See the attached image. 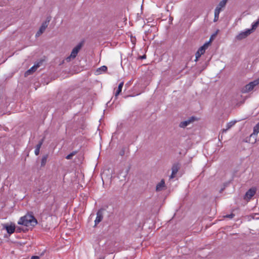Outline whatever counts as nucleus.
Returning a JSON list of instances; mask_svg holds the SVG:
<instances>
[{"instance_id": "obj_1", "label": "nucleus", "mask_w": 259, "mask_h": 259, "mask_svg": "<svg viewBox=\"0 0 259 259\" xmlns=\"http://www.w3.org/2000/svg\"><path fill=\"white\" fill-rule=\"evenodd\" d=\"M18 223L26 227H33L37 224V222L32 215L28 214L21 217Z\"/></svg>"}, {"instance_id": "obj_2", "label": "nucleus", "mask_w": 259, "mask_h": 259, "mask_svg": "<svg viewBox=\"0 0 259 259\" xmlns=\"http://www.w3.org/2000/svg\"><path fill=\"white\" fill-rule=\"evenodd\" d=\"M82 44L81 43L78 44L76 47H75L72 50V52L70 56H69L66 58V61L70 62L72 60L74 59L76 57L79 51L80 50Z\"/></svg>"}, {"instance_id": "obj_3", "label": "nucleus", "mask_w": 259, "mask_h": 259, "mask_svg": "<svg viewBox=\"0 0 259 259\" xmlns=\"http://www.w3.org/2000/svg\"><path fill=\"white\" fill-rule=\"evenodd\" d=\"M259 84V78L253 81L249 82L248 84H246L243 89L242 92L243 93H248L249 92L251 91L253 88Z\"/></svg>"}, {"instance_id": "obj_4", "label": "nucleus", "mask_w": 259, "mask_h": 259, "mask_svg": "<svg viewBox=\"0 0 259 259\" xmlns=\"http://www.w3.org/2000/svg\"><path fill=\"white\" fill-rule=\"evenodd\" d=\"M251 33V30L247 29L244 31H241L240 32L236 37V39L238 40H241L246 38L249 34Z\"/></svg>"}, {"instance_id": "obj_5", "label": "nucleus", "mask_w": 259, "mask_h": 259, "mask_svg": "<svg viewBox=\"0 0 259 259\" xmlns=\"http://www.w3.org/2000/svg\"><path fill=\"white\" fill-rule=\"evenodd\" d=\"M48 23L47 22H46V21L42 24V25H41L39 29L38 30V31L36 33L35 35H36V37L39 36L40 35H41L45 31V30H46V29L48 27Z\"/></svg>"}, {"instance_id": "obj_6", "label": "nucleus", "mask_w": 259, "mask_h": 259, "mask_svg": "<svg viewBox=\"0 0 259 259\" xmlns=\"http://www.w3.org/2000/svg\"><path fill=\"white\" fill-rule=\"evenodd\" d=\"M103 214L101 210H99L97 213V217L95 220V226L98 224L103 219Z\"/></svg>"}, {"instance_id": "obj_7", "label": "nucleus", "mask_w": 259, "mask_h": 259, "mask_svg": "<svg viewBox=\"0 0 259 259\" xmlns=\"http://www.w3.org/2000/svg\"><path fill=\"white\" fill-rule=\"evenodd\" d=\"M256 189L255 188H252L250 189L245 194V196L247 199H250L255 193Z\"/></svg>"}, {"instance_id": "obj_8", "label": "nucleus", "mask_w": 259, "mask_h": 259, "mask_svg": "<svg viewBox=\"0 0 259 259\" xmlns=\"http://www.w3.org/2000/svg\"><path fill=\"white\" fill-rule=\"evenodd\" d=\"M194 118L192 117L191 118L187 120L181 122L180 124V126L183 128L185 127L186 126L190 124V123H191L194 120Z\"/></svg>"}, {"instance_id": "obj_9", "label": "nucleus", "mask_w": 259, "mask_h": 259, "mask_svg": "<svg viewBox=\"0 0 259 259\" xmlns=\"http://www.w3.org/2000/svg\"><path fill=\"white\" fill-rule=\"evenodd\" d=\"M165 187V182L164 180H161V181L156 185V190L157 191H160L162 190Z\"/></svg>"}, {"instance_id": "obj_10", "label": "nucleus", "mask_w": 259, "mask_h": 259, "mask_svg": "<svg viewBox=\"0 0 259 259\" xmlns=\"http://www.w3.org/2000/svg\"><path fill=\"white\" fill-rule=\"evenodd\" d=\"M236 121H231L228 122L226 125V128H224L222 130V134L226 133L228 130H229L231 127H232L235 123Z\"/></svg>"}, {"instance_id": "obj_11", "label": "nucleus", "mask_w": 259, "mask_h": 259, "mask_svg": "<svg viewBox=\"0 0 259 259\" xmlns=\"http://www.w3.org/2000/svg\"><path fill=\"white\" fill-rule=\"evenodd\" d=\"M221 10L222 9L220 7H218V6L216 7L214 10V18L213 20L214 22H217L219 18V14Z\"/></svg>"}, {"instance_id": "obj_12", "label": "nucleus", "mask_w": 259, "mask_h": 259, "mask_svg": "<svg viewBox=\"0 0 259 259\" xmlns=\"http://www.w3.org/2000/svg\"><path fill=\"white\" fill-rule=\"evenodd\" d=\"M5 228L7 232L10 234L13 233L15 230V226L13 225L6 226Z\"/></svg>"}, {"instance_id": "obj_13", "label": "nucleus", "mask_w": 259, "mask_h": 259, "mask_svg": "<svg viewBox=\"0 0 259 259\" xmlns=\"http://www.w3.org/2000/svg\"><path fill=\"white\" fill-rule=\"evenodd\" d=\"M107 70V67L106 66H102L98 68L96 71V74L99 75L103 72H105Z\"/></svg>"}, {"instance_id": "obj_14", "label": "nucleus", "mask_w": 259, "mask_h": 259, "mask_svg": "<svg viewBox=\"0 0 259 259\" xmlns=\"http://www.w3.org/2000/svg\"><path fill=\"white\" fill-rule=\"evenodd\" d=\"M39 67V65L38 64L34 65L33 66H32L30 69H29L28 70H27L25 72V76H27L29 74H30L31 73L34 72L37 68Z\"/></svg>"}, {"instance_id": "obj_15", "label": "nucleus", "mask_w": 259, "mask_h": 259, "mask_svg": "<svg viewBox=\"0 0 259 259\" xmlns=\"http://www.w3.org/2000/svg\"><path fill=\"white\" fill-rule=\"evenodd\" d=\"M208 47V43H205L203 46L200 47L197 51L201 55L203 54Z\"/></svg>"}, {"instance_id": "obj_16", "label": "nucleus", "mask_w": 259, "mask_h": 259, "mask_svg": "<svg viewBox=\"0 0 259 259\" xmlns=\"http://www.w3.org/2000/svg\"><path fill=\"white\" fill-rule=\"evenodd\" d=\"M123 85V82H121L119 83L118 87V89L115 93V96H117L121 92L122 89Z\"/></svg>"}, {"instance_id": "obj_17", "label": "nucleus", "mask_w": 259, "mask_h": 259, "mask_svg": "<svg viewBox=\"0 0 259 259\" xmlns=\"http://www.w3.org/2000/svg\"><path fill=\"white\" fill-rule=\"evenodd\" d=\"M42 142H40L39 144H38L35 148L34 153L36 155H38L39 153V150L41 146Z\"/></svg>"}, {"instance_id": "obj_18", "label": "nucleus", "mask_w": 259, "mask_h": 259, "mask_svg": "<svg viewBox=\"0 0 259 259\" xmlns=\"http://www.w3.org/2000/svg\"><path fill=\"white\" fill-rule=\"evenodd\" d=\"M258 25L259 19L256 22L253 23V24H252V28L250 29L251 30V33L254 30H255L256 28Z\"/></svg>"}, {"instance_id": "obj_19", "label": "nucleus", "mask_w": 259, "mask_h": 259, "mask_svg": "<svg viewBox=\"0 0 259 259\" xmlns=\"http://www.w3.org/2000/svg\"><path fill=\"white\" fill-rule=\"evenodd\" d=\"M171 170H172L171 173L176 175V174H177V172L179 170L178 166L177 165H173L171 168Z\"/></svg>"}, {"instance_id": "obj_20", "label": "nucleus", "mask_w": 259, "mask_h": 259, "mask_svg": "<svg viewBox=\"0 0 259 259\" xmlns=\"http://www.w3.org/2000/svg\"><path fill=\"white\" fill-rule=\"evenodd\" d=\"M227 0H222V1H221L219 3V5L217 6L218 7H220V8L222 9L225 6V5L227 3Z\"/></svg>"}, {"instance_id": "obj_21", "label": "nucleus", "mask_w": 259, "mask_h": 259, "mask_svg": "<svg viewBox=\"0 0 259 259\" xmlns=\"http://www.w3.org/2000/svg\"><path fill=\"white\" fill-rule=\"evenodd\" d=\"M259 133V122L253 128V134L257 135Z\"/></svg>"}, {"instance_id": "obj_22", "label": "nucleus", "mask_w": 259, "mask_h": 259, "mask_svg": "<svg viewBox=\"0 0 259 259\" xmlns=\"http://www.w3.org/2000/svg\"><path fill=\"white\" fill-rule=\"evenodd\" d=\"M47 156H44L41 159V166H44L46 164L47 160Z\"/></svg>"}, {"instance_id": "obj_23", "label": "nucleus", "mask_w": 259, "mask_h": 259, "mask_svg": "<svg viewBox=\"0 0 259 259\" xmlns=\"http://www.w3.org/2000/svg\"><path fill=\"white\" fill-rule=\"evenodd\" d=\"M74 155V153H70V154L68 155L67 156H66V159H70L72 158V156Z\"/></svg>"}, {"instance_id": "obj_24", "label": "nucleus", "mask_w": 259, "mask_h": 259, "mask_svg": "<svg viewBox=\"0 0 259 259\" xmlns=\"http://www.w3.org/2000/svg\"><path fill=\"white\" fill-rule=\"evenodd\" d=\"M201 56V55L198 52L196 53V60L195 61H197L198 59Z\"/></svg>"}, {"instance_id": "obj_25", "label": "nucleus", "mask_w": 259, "mask_h": 259, "mask_svg": "<svg viewBox=\"0 0 259 259\" xmlns=\"http://www.w3.org/2000/svg\"><path fill=\"white\" fill-rule=\"evenodd\" d=\"M175 176H176V175L171 173V175L170 176L169 178H170V179H172L174 178L175 177Z\"/></svg>"}, {"instance_id": "obj_26", "label": "nucleus", "mask_w": 259, "mask_h": 259, "mask_svg": "<svg viewBox=\"0 0 259 259\" xmlns=\"http://www.w3.org/2000/svg\"><path fill=\"white\" fill-rule=\"evenodd\" d=\"M234 216V215L233 214H231L230 215H226V217L229 218H232Z\"/></svg>"}, {"instance_id": "obj_27", "label": "nucleus", "mask_w": 259, "mask_h": 259, "mask_svg": "<svg viewBox=\"0 0 259 259\" xmlns=\"http://www.w3.org/2000/svg\"><path fill=\"white\" fill-rule=\"evenodd\" d=\"M31 259H39V258L37 256H33L31 257Z\"/></svg>"}, {"instance_id": "obj_28", "label": "nucleus", "mask_w": 259, "mask_h": 259, "mask_svg": "<svg viewBox=\"0 0 259 259\" xmlns=\"http://www.w3.org/2000/svg\"><path fill=\"white\" fill-rule=\"evenodd\" d=\"M99 259H104V258H99Z\"/></svg>"}]
</instances>
